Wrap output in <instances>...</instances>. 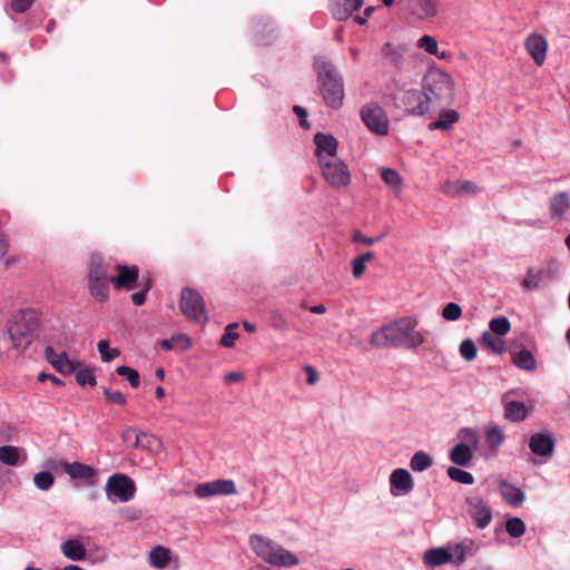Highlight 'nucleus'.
Returning <instances> with one entry per match:
<instances>
[{"label":"nucleus","instance_id":"1","mask_svg":"<svg viewBox=\"0 0 570 570\" xmlns=\"http://www.w3.org/2000/svg\"><path fill=\"white\" fill-rule=\"evenodd\" d=\"M420 320L415 315L403 316L384 324L370 337L374 347L394 346L414 350L426 342L428 332L417 328Z\"/></svg>","mask_w":570,"mask_h":570},{"label":"nucleus","instance_id":"2","mask_svg":"<svg viewBox=\"0 0 570 570\" xmlns=\"http://www.w3.org/2000/svg\"><path fill=\"white\" fill-rule=\"evenodd\" d=\"M422 87L432 109L449 107L454 101L455 81L441 68H429L423 77Z\"/></svg>","mask_w":570,"mask_h":570},{"label":"nucleus","instance_id":"3","mask_svg":"<svg viewBox=\"0 0 570 570\" xmlns=\"http://www.w3.org/2000/svg\"><path fill=\"white\" fill-rule=\"evenodd\" d=\"M314 67L324 102L332 109H338L344 100L343 78L334 65L324 57L316 58Z\"/></svg>","mask_w":570,"mask_h":570},{"label":"nucleus","instance_id":"4","mask_svg":"<svg viewBox=\"0 0 570 570\" xmlns=\"http://www.w3.org/2000/svg\"><path fill=\"white\" fill-rule=\"evenodd\" d=\"M249 546L258 558L271 566L289 568L299 563L294 553L262 534H252Z\"/></svg>","mask_w":570,"mask_h":570},{"label":"nucleus","instance_id":"5","mask_svg":"<svg viewBox=\"0 0 570 570\" xmlns=\"http://www.w3.org/2000/svg\"><path fill=\"white\" fill-rule=\"evenodd\" d=\"M110 264L100 255L91 254L87 264L86 278L89 294L100 303L109 298V285L112 276L109 274Z\"/></svg>","mask_w":570,"mask_h":570},{"label":"nucleus","instance_id":"6","mask_svg":"<svg viewBox=\"0 0 570 570\" xmlns=\"http://www.w3.org/2000/svg\"><path fill=\"white\" fill-rule=\"evenodd\" d=\"M38 321L31 314L20 313L13 316L8 326V335L12 347L19 351L26 350L35 337Z\"/></svg>","mask_w":570,"mask_h":570},{"label":"nucleus","instance_id":"7","mask_svg":"<svg viewBox=\"0 0 570 570\" xmlns=\"http://www.w3.org/2000/svg\"><path fill=\"white\" fill-rule=\"evenodd\" d=\"M394 98L396 105L411 115L422 116L432 109L423 89H399Z\"/></svg>","mask_w":570,"mask_h":570},{"label":"nucleus","instance_id":"8","mask_svg":"<svg viewBox=\"0 0 570 570\" xmlns=\"http://www.w3.org/2000/svg\"><path fill=\"white\" fill-rule=\"evenodd\" d=\"M179 306L183 315L187 320L203 325L207 323L204 299L197 291L184 288L181 291Z\"/></svg>","mask_w":570,"mask_h":570},{"label":"nucleus","instance_id":"9","mask_svg":"<svg viewBox=\"0 0 570 570\" xmlns=\"http://www.w3.org/2000/svg\"><path fill=\"white\" fill-rule=\"evenodd\" d=\"M105 491L111 502H128L135 495L136 485L128 475L118 473L108 479Z\"/></svg>","mask_w":570,"mask_h":570},{"label":"nucleus","instance_id":"10","mask_svg":"<svg viewBox=\"0 0 570 570\" xmlns=\"http://www.w3.org/2000/svg\"><path fill=\"white\" fill-rule=\"evenodd\" d=\"M361 118L365 126L376 135H387L390 121L384 109L376 102H368L361 109Z\"/></svg>","mask_w":570,"mask_h":570},{"label":"nucleus","instance_id":"11","mask_svg":"<svg viewBox=\"0 0 570 570\" xmlns=\"http://www.w3.org/2000/svg\"><path fill=\"white\" fill-rule=\"evenodd\" d=\"M465 502L468 513L474 525L480 530L485 529L492 521V509L478 495L468 497Z\"/></svg>","mask_w":570,"mask_h":570},{"label":"nucleus","instance_id":"12","mask_svg":"<svg viewBox=\"0 0 570 570\" xmlns=\"http://www.w3.org/2000/svg\"><path fill=\"white\" fill-rule=\"evenodd\" d=\"M236 485L233 480H214L197 484L195 488V494L202 499L213 495H232L236 494Z\"/></svg>","mask_w":570,"mask_h":570},{"label":"nucleus","instance_id":"13","mask_svg":"<svg viewBox=\"0 0 570 570\" xmlns=\"http://www.w3.org/2000/svg\"><path fill=\"white\" fill-rule=\"evenodd\" d=\"M389 482L390 492L393 497L406 495L414 488V482L411 473L402 468L395 469L391 472Z\"/></svg>","mask_w":570,"mask_h":570},{"label":"nucleus","instance_id":"14","mask_svg":"<svg viewBox=\"0 0 570 570\" xmlns=\"http://www.w3.org/2000/svg\"><path fill=\"white\" fill-rule=\"evenodd\" d=\"M448 547L452 556V563L455 566L462 564L466 558L474 557L480 550V544L472 538H464L460 542L449 543Z\"/></svg>","mask_w":570,"mask_h":570},{"label":"nucleus","instance_id":"15","mask_svg":"<svg viewBox=\"0 0 570 570\" xmlns=\"http://www.w3.org/2000/svg\"><path fill=\"white\" fill-rule=\"evenodd\" d=\"M45 357L62 375H69L78 367V364L72 362L66 352H57L52 345L45 348Z\"/></svg>","mask_w":570,"mask_h":570},{"label":"nucleus","instance_id":"16","mask_svg":"<svg viewBox=\"0 0 570 570\" xmlns=\"http://www.w3.org/2000/svg\"><path fill=\"white\" fill-rule=\"evenodd\" d=\"M60 465L71 479L83 480L90 487L97 484L98 473L92 466L80 462L69 463L66 461H61Z\"/></svg>","mask_w":570,"mask_h":570},{"label":"nucleus","instance_id":"17","mask_svg":"<svg viewBox=\"0 0 570 570\" xmlns=\"http://www.w3.org/2000/svg\"><path fill=\"white\" fill-rule=\"evenodd\" d=\"M441 190L450 197H470L480 191L473 180H444Z\"/></svg>","mask_w":570,"mask_h":570},{"label":"nucleus","instance_id":"18","mask_svg":"<svg viewBox=\"0 0 570 570\" xmlns=\"http://www.w3.org/2000/svg\"><path fill=\"white\" fill-rule=\"evenodd\" d=\"M524 47L537 66H542L544 63L548 50V41L542 35H529L524 41Z\"/></svg>","mask_w":570,"mask_h":570},{"label":"nucleus","instance_id":"19","mask_svg":"<svg viewBox=\"0 0 570 570\" xmlns=\"http://www.w3.org/2000/svg\"><path fill=\"white\" fill-rule=\"evenodd\" d=\"M117 276H112V284L115 288L120 289H132L136 282L138 281V267L127 266V265H117Z\"/></svg>","mask_w":570,"mask_h":570},{"label":"nucleus","instance_id":"20","mask_svg":"<svg viewBox=\"0 0 570 570\" xmlns=\"http://www.w3.org/2000/svg\"><path fill=\"white\" fill-rule=\"evenodd\" d=\"M409 12L419 19H432L438 14L435 0H405Z\"/></svg>","mask_w":570,"mask_h":570},{"label":"nucleus","instance_id":"21","mask_svg":"<svg viewBox=\"0 0 570 570\" xmlns=\"http://www.w3.org/2000/svg\"><path fill=\"white\" fill-rule=\"evenodd\" d=\"M323 178H348L350 173L344 163L336 156L327 157V159H320Z\"/></svg>","mask_w":570,"mask_h":570},{"label":"nucleus","instance_id":"22","mask_svg":"<svg viewBox=\"0 0 570 570\" xmlns=\"http://www.w3.org/2000/svg\"><path fill=\"white\" fill-rule=\"evenodd\" d=\"M530 450L540 456H550L554 450V439L550 433H535L529 441Z\"/></svg>","mask_w":570,"mask_h":570},{"label":"nucleus","instance_id":"23","mask_svg":"<svg viewBox=\"0 0 570 570\" xmlns=\"http://www.w3.org/2000/svg\"><path fill=\"white\" fill-rule=\"evenodd\" d=\"M423 562L429 568L452 563V556L450 554L448 544L445 547L426 550L423 554Z\"/></svg>","mask_w":570,"mask_h":570},{"label":"nucleus","instance_id":"24","mask_svg":"<svg viewBox=\"0 0 570 570\" xmlns=\"http://www.w3.org/2000/svg\"><path fill=\"white\" fill-rule=\"evenodd\" d=\"M430 112H438L439 117L436 120L432 121L429 125V128L431 130L435 129H442V130H449L453 124H455L460 116L459 112L454 109H450L449 107H443L440 109H431Z\"/></svg>","mask_w":570,"mask_h":570},{"label":"nucleus","instance_id":"25","mask_svg":"<svg viewBox=\"0 0 570 570\" xmlns=\"http://www.w3.org/2000/svg\"><path fill=\"white\" fill-rule=\"evenodd\" d=\"M318 160L336 156L337 141L332 135L317 132L314 137Z\"/></svg>","mask_w":570,"mask_h":570},{"label":"nucleus","instance_id":"26","mask_svg":"<svg viewBox=\"0 0 570 570\" xmlns=\"http://www.w3.org/2000/svg\"><path fill=\"white\" fill-rule=\"evenodd\" d=\"M416 46L425 53L434 56L440 60H449L451 58V53L449 51L440 49L438 40L433 36L424 35L420 37L417 39Z\"/></svg>","mask_w":570,"mask_h":570},{"label":"nucleus","instance_id":"27","mask_svg":"<svg viewBox=\"0 0 570 570\" xmlns=\"http://www.w3.org/2000/svg\"><path fill=\"white\" fill-rule=\"evenodd\" d=\"M570 207L568 194L559 193L551 197L549 203V212L552 220L558 223L564 220L566 213Z\"/></svg>","mask_w":570,"mask_h":570},{"label":"nucleus","instance_id":"28","mask_svg":"<svg viewBox=\"0 0 570 570\" xmlns=\"http://www.w3.org/2000/svg\"><path fill=\"white\" fill-rule=\"evenodd\" d=\"M548 277L549 271L531 267L527 271V274L521 282V287L524 291H538Z\"/></svg>","mask_w":570,"mask_h":570},{"label":"nucleus","instance_id":"29","mask_svg":"<svg viewBox=\"0 0 570 570\" xmlns=\"http://www.w3.org/2000/svg\"><path fill=\"white\" fill-rule=\"evenodd\" d=\"M63 557L70 561H81L87 556L83 543L78 539H68L60 544Z\"/></svg>","mask_w":570,"mask_h":570},{"label":"nucleus","instance_id":"30","mask_svg":"<svg viewBox=\"0 0 570 570\" xmlns=\"http://www.w3.org/2000/svg\"><path fill=\"white\" fill-rule=\"evenodd\" d=\"M363 0H332V12L338 20L348 19L354 11L360 9Z\"/></svg>","mask_w":570,"mask_h":570},{"label":"nucleus","instance_id":"31","mask_svg":"<svg viewBox=\"0 0 570 570\" xmlns=\"http://www.w3.org/2000/svg\"><path fill=\"white\" fill-rule=\"evenodd\" d=\"M27 454L23 449L3 445L0 446V462L11 466H18L26 462Z\"/></svg>","mask_w":570,"mask_h":570},{"label":"nucleus","instance_id":"32","mask_svg":"<svg viewBox=\"0 0 570 570\" xmlns=\"http://www.w3.org/2000/svg\"><path fill=\"white\" fill-rule=\"evenodd\" d=\"M499 490H500L502 498L510 505L518 507L525 499L524 492L520 488L514 487L513 484H511L507 481L500 482Z\"/></svg>","mask_w":570,"mask_h":570},{"label":"nucleus","instance_id":"33","mask_svg":"<svg viewBox=\"0 0 570 570\" xmlns=\"http://www.w3.org/2000/svg\"><path fill=\"white\" fill-rule=\"evenodd\" d=\"M512 363L528 372H532L537 368V361L534 355L527 348L515 351L511 353Z\"/></svg>","mask_w":570,"mask_h":570},{"label":"nucleus","instance_id":"34","mask_svg":"<svg viewBox=\"0 0 570 570\" xmlns=\"http://www.w3.org/2000/svg\"><path fill=\"white\" fill-rule=\"evenodd\" d=\"M170 554L169 549L160 546L156 547L149 553V563L157 569H163L170 562Z\"/></svg>","mask_w":570,"mask_h":570},{"label":"nucleus","instance_id":"35","mask_svg":"<svg viewBox=\"0 0 570 570\" xmlns=\"http://www.w3.org/2000/svg\"><path fill=\"white\" fill-rule=\"evenodd\" d=\"M472 456V449L465 446V444H456L450 452V460L460 466H466Z\"/></svg>","mask_w":570,"mask_h":570},{"label":"nucleus","instance_id":"36","mask_svg":"<svg viewBox=\"0 0 570 570\" xmlns=\"http://www.w3.org/2000/svg\"><path fill=\"white\" fill-rule=\"evenodd\" d=\"M481 343L495 354H502L507 348L503 338L490 331H487L481 335Z\"/></svg>","mask_w":570,"mask_h":570},{"label":"nucleus","instance_id":"37","mask_svg":"<svg viewBox=\"0 0 570 570\" xmlns=\"http://www.w3.org/2000/svg\"><path fill=\"white\" fill-rule=\"evenodd\" d=\"M433 465V459L424 451H417L410 461V468L414 472H423Z\"/></svg>","mask_w":570,"mask_h":570},{"label":"nucleus","instance_id":"38","mask_svg":"<svg viewBox=\"0 0 570 570\" xmlns=\"http://www.w3.org/2000/svg\"><path fill=\"white\" fill-rule=\"evenodd\" d=\"M528 415V409L523 403L511 401L505 404V417L510 421H522Z\"/></svg>","mask_w":570,"mask_h":570},{"label":"nucleus","instance_id":"39","mask_svg":"<svg viewBox=\"0 0 570 570\" xmlns=\"http://www.w3.org/2000/svg\"><path fill=\"white\" fill-rule=\"evenodd\" d=\"M134 446L146 449L150 452H157L161 449V441L154 435H148L144 432H140V435L136 436Z\"/></svg>","mask_w":570,"mask_h":570},{"label":"nucleus","instance_id":"40","mask_svg":"<svg viewBox=\"0 0 570 570\" xmlns=\"http://www.w3.org/2000/svg\"><path fill=\"white\" fill-rule=\"evenodd\" d=\"M485 440L491 449L497 450L504 441V433L497 425L487 426Z\"/></svg>","mask_w":570,"mask_h":570},{"label":"nucleus","instance_id":"41","mask_svg":"<svg viewBox=\"0 0 570 570\" xmlns=\"http://www.w3.org/2000/svg\"><path fill=\"white\" fill-rule=\"evenodd\" d=\"M511 330V323L505 316H498L489 322V331L498 336L507 335Z\"/></svg>","mask_w":570,"mask_h":570},{"label":"nucleus","instance_id":"42","mask_svg":"<svg viewBox=\"0 0 570 570\" xmlns=\"http://www.w3.org/2000/svg\"><path fill=\"white\" fill-rule=\"evenodd\" d=\"M505 531L511 538L518 539L525 532V524L518 517L508 518L505 521Z\"/></svg>","mask_w":570,"mask_h":570},{"label":"nucleus","instance_id":"43","mask_svg":"<svg viewBox=\"0 0 570 570\" xmlns=\"http://www.w3.org/2000/svg\"><path fill=\"white\" fill-rule=\"evenodd\" d=\"M458 438L460 439L459 444H465L470 449H478L479 436L474 429L464 428L459 431Z\"/></svg>","mask_w":570,"mask_h":570},{"label":"nucleus","instance_id":"44","mask_svg":"<svg viewBox=\"0 0 570 570\" xmlns=\"http://www.w3.org/2000/svg\"><path fill=\"white\" fill-rule=\"evenodd\" d=\"M98 352L102 362H110L119 356L120 352L117 348H111L107 340H101L97 344Z\"/></svg>","mask_w":570,"mask_h":570},{"label":"nucleus","instance_id":"45","mask_svg":"<svg viewBox=\"0 0 570 570\" xmlns=\"http://www.w3.org/2000/svg\"><path fill=\"white\" fill-rule=\"evenodd\" d=\"M448 475L451 480L462 484H472L474 482V478L470 472L461 470L459 468H449Z\"/></svg>","mask_w":570,"mask_h":570},{"label":"nucleus","instance_id":"46","mask_svg":"<svg viewBox=\"0 0 570 570\" xmlns=\"http://www.w3.org/2000/svg\"><path fill=\"white\" fill-rule=\"evenodd\" d=\"M237 327V323H230L226 326L225 333L220 338V344L224 347H233L235 345L236 341L239 337L238 333L236 332Z\"/></svg>","mask_w":570,"mask_h":570},{"label":"nucleus","instance_id":"47","mask_svg":"<svg viewBox=\"0 0 570 570\" xmlns=\"http://www.w3.org/2000/svg\"><path fill=\"white\" fill-rule=\"evenodd\" d=\"M116 373L125 377L131 387L136 389L139 386V373L136 370L121 365L116 368Z\"/></svg>","mask_w":570,"mask_h":570},{"label":"nucleus","instance_id":"48","mask_svg":"<svg viewBox=\"0 0 570 570\" xmlns=\"http://www.w3.org/2000/svg\"><path fill=\"white\" fill-rule=\"evenodd\" d=\"M55 482L53 475L50 472L42 471L33 476L36 488L42 491H48Z\"/></svg>","mask_w":570,"mask_h":570},{"label":"nucleus","instance_id":"49","mask_svg":"<svg viewBox=\"0 0 570 570\" xmlns=\"http://www.w3.org/2000/svg\"><path fill=\"white\" fill-rule=\"evenodd\" d=\"M462 316V308L456 303H448L442 309V317L449 322H455Z\"/></svg>","mask_w":570,"mask_h":570},{"label":"nucleus","instance_id":"50","mask_svg":"<svg viewBox=\"0 0 570 570\" xmlns=\"http://www.w3.org/2000/svg\"><path fill=\"white\" fill-rule=\"evenodd\" d=\"M460 354L465 361H473L476 356V346L474 342L470 338H466L460 344Z\"/></svg>","mask_w":570,"mask_h":570},{"label":"nucleus","instance_id":"51","mask_svg":"<svg viewBox=\"0 0 570 570\" xmlns=\"http://www.w3.org/2000/svg\"><path fill=\"white\" fill-rule=\"evenodd\" d=\"M173 343L175 345V350L179 352L187 351L191 346V338L186 334H175L173 335Z\"/></svg>","mask_w":570,"mask_h":570},{"label":"nucleus","instance_id":"52","mask_svg":"<svg viewBox=\"0 0 570 570\" xmlns=\"http://www.w3.org/2000/svg\"><path fill=\"white\" fill-rule=\"evenodd\" d=\"M76 381L79 385H82V386L86 384H89V385L96 384V379L89 368L79 370L76 373Z\"/></svg>","mask_w":570,"mask_h":570},{"label":"nucleus","instance_id":"53","mask_svg":"<svg viewBox=\"0 0 570 570\" xmlns=\"http://www.w3.org/2000/svg\"><path fill=\"white\" fill-rule=\"evenodd\" d=\"M104 395L106 396L107 401L110 403L125 405L126 404V397L120 391H111L108 389L104 390Z\"/></svg>","mask_w":570,"mask_h":570},{"label":"nucleus","instance_id":"54","mask_svg":"<svg viewBox=\"0 0 570 570\" xmlns=\"http://www.w3.org/2000/svg\"><path fill=\"white\" fill-rule=\"evenodd\" d=\"M35 0H11L10 6L14 12H24Z\"/></svg>","mask_w":570,"mask_h":570},{"label":"nucleus","instance_id":"55","mask_svg":"<svg viewBox=\"0 0 570 570\" xmlns=\"http://www.w3.org/2000/svg\"><path fill=\"white\" fill-rule=\"evenodd\" d=\"M353 276L360 278L365 272V264L358 258L352 261Z\"/></svg>","mask_w":570,"mask_h":570},{"label":"nucleus","instance_id":"56","mask_svg":"<svg viewBox=\"0 0 570 570\" xmlns=\"http://www.w3.org/2000/svg\"><path fill=\"white\" fill-rule=\"evenodd\" d=\"M137 435H140V432H138L136 429L128 428L122 432L121 439L125 443L131 442V444L134 445Z\"/></svg>","mask_w":570,"mask_h":570},{"label":"nucleus","instance_id":"57","mask_svg":"<svg viewBox=\"0 0 570 570\" xmlns=\"http://www.w3.org/2000/svg\"><path fill=\"white\" fill-rule=\"evenodd\" d=\"M148 289L149 287L146 286L144 289L131 295V301L136 306H141L145 303Z\"/></svg>","mask_w":570,"mask_h":570},{"label":"nucleus","instance_id":"58","mask_svg":"<svg viewBox=\"0 0 570 570\" xmlns=\"http://www.w3.org/2000/svg\"><path fill=\"white\" fill-rule=\"evenodd\" d=\"M353 240L355 243H363L365 245H373L374 243H376V238H373V237H366L364 236L361 232L356 230L353 235Z\"/></svg>","mask_w":570,"mask_h":570},{"label":"nucleus","instance_id":"59","mask_svg":"<svg viewBox=\"0 0 570 570\" xmlns=\"http://www.w3.org/2000/svg\"><path fill=\"white\" fill-rule=\"evenodd\" d=\"M304 370L307 373V379H306L307 384L314 385L318 381V374H317L316 370L311 365H306L304 367Z\"/></svg>","mask_w":570,"mask_h":570},{"label":"nucleus","instance_id":"60","mask_svg":"<svg viewBox=\"0 0 570 570\" xmlns=\"http://www.w3.org/2000/svg\"><path fill=\"white\" fill-rule=\"evenodd\" d=\"M227 384L237 383L244 380V374L242 372H229L224 377Z\"/></svg>","mask_w":570,"mask_h":570},{"label":"nucleus","instance_id":"61","mask_svg":"<svg viewBox=\"0 0 570 570\" xmlns=\"http://www.w3.org/2000/svg\"><path fill=\"white\" fill-rule=\"evenodd\" d=\"M379 174H380L382 179H385V178H400V174L399 173H396L394 169L387 168V167H380Z\"/></svg>","mask_w":570,"mask_h":570},{"label":"nucleus","instance_id":"62","mask_svg":"<svg viewBox=\"0 0 570 570\" xmlns=\"http://www.w3.org/2000/svg\"><path fill=\"white\" fill-rule=\"evenodd\" d=\"M293 110L299 118L301 126L307 127V124H306L307 111L301 106H295Z\"/></svg>","mask_w":570,"mask_h":570},{"label":"nucleus","instance_id":"63","mask_svg":"<svg viewBox=\"0 0 570 570\" xmlns=\"http://www.w3.org/2000/svg\"><path fill=\"white\" fill-rule=\"evenodd\" d=\"M47 379H51V382L55 385H61L62 384V381L60 379H58L57 376L52 375V374H47V373H43V372L38 374V381L39 382H43Z\"/></svg>","mask_w":570,"mask_h":570},{"label":"nucleus","instance_id":"64","mask_svg":"<svg viewBox=\"0 0 570 570\" xmlns=\"http://www.w3.org/2000/svg\"><path fill=\"white\" fill-rule=\"evenodd\" d=\"M385 52L386 55L391 56L395 61L402 56V52L399 49H395L390 45L386 46Z\"/></svg>","mask_w":570,"mask_h":570}]
</instances>
